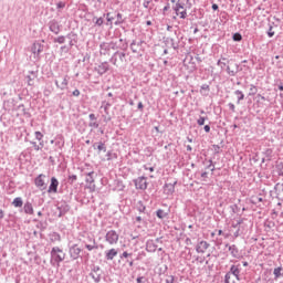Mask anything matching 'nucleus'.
Instances as JSON below:
<instances>
[{"label": "nucleus", "instance_id": "nucleus-1", "mask_svg": "<svg viewBox=\"0 0 283 283\" xmlns=\"http://www.w3.org/2000/svg\"><path fill=\"white\" fill-rule=\"evenodd\" d=\"M50 264L54 269H59L61 266V262L65 261L66 253L60 247H53L50 251Z\"/></svg>", "mask_w": 283, "mask_h": 283}, {"label": "nucleus", "instance_id": "nucleus-2", "mask_svg": "<svg viewBox=\"0 0 283 283\" xmlns=\"http://www.w3.org/2000/svg\"><path fill=\"white\" fill-rule=\"evenodd\" d=\"M127 54L125 52L116 51L109 59V63L115 65V67H118L119 65H123V63H127L126 59Z\"/></svg>", "mask_w": 283, "mask_h": 283}, {"label": "nucleus", "instance_id": "nucleus-3", "mask_svg": "<svg viewBox=\"0 0 283 283\" xmlns=\"http://www.w3.org/2000/svg\"><path fill=\"white\" fill-rule=\"evenodd\" d=\"M88 275L92 277L93 282L101 283L103 270H101V266L98 265H93Z\"/></svg>", "mask_w": 283, "mask_h": 283}, {"label": "nucleus", "instance_id": "nucleus-4", "mask_svg": "<svg viewBox=\"0 0 283 283\" xmlns=\"http://www.w3.org/2000/svg\"><path fill=\"white\" fill-rule=\"evenodd\" d=\"M81 253H83V249L78 248V244L74 243L69 245V255L71 260H78V258H81Z\"/></svg>", "mask_w": 283, "mask_h": 283}, {"label": "nucleus", "instance_id": "nucleus-5", "mask_svg": "<svg viewBox=\"0 0 283 283\" xmlns=\"http://www.w3.org/2000/svg\"><path fill=\"white\" fill-rule=\"evenodd\" d=\"M119 238L120 235L118 232H116V230H109L105 235V240L108 244H118Z\"/></svg>", "mask_w": 283, "mask_h": 283}, {"label": "nucleus", "instance_id": "nucleus-6", "mask_svg": "<svg viewBox=\"0 0 283 283\" xmlns=\"http://www.w3.org/2000/svg\"><path fill=\"white\" fill-rule=\"evenodd\" d=\"M46 176L43 174H40L38 177L34 179V185L40 191H45L48 189V184L45 182Z\"/></svg>", "mask_w": 283, "mask_h": 283}, {"label": "nucleus", "instance_id": "nucleus-7", "mask_svg": "<svg viewBox=\"0 0 283 283\" xmlns=\"http://www.w3.org/2000/svg\"><path fill=\"white\" fill-rule=\"evenodd\" d=\"M135 188L140 190V191H145L148 187L147 184V177H138L136 179L133 180Z\"/></svg>", "mask_w": 283, "mask_h": 283}, {"label": "nucleus", "instance_id": "nucleus-8", "mask_svg": "<svg viewBox=\"0 0 283 283\" xmlns=\"http://www.w3.org/2000/svg\"><path fill=\"white\" fill-rule=\"evenodd\" d=\"M93 72H96V74H98V76H103L104 74H107V72H109V63L102 62L101 64L96 65L93 69Z\"/></svg>", "mask_w": 283, "mask_h": 283}, {"label": "nucleus", "instance_id": "nucleus-9", "mask_svg": "<svg viewBox=\"0 0 283 283\" xmlns=\"http://www.w3.org/2000/svg\"><path fill=\"white\" fill-rule=\"evenodd\" d=\"M133 255H134L133 252L124 251L119 255V259L123 260L125 262V264H128L132 268V266H134V261H135Z\"/></svg>", "mask_w": 283, "mask_h": 283}, {"label": "nucleus", "instance_id": "nucleus-10", "mask_svg": "<svg viewBox=\"0 0 283 283\" xmlns=\"http://www.w3.org/2000/svg\"><path fill=\"white\" fill-rule=\"evenodd\" d=\"M56 209L59 211L57 218H63V216H65V213H67L71 208L70 205H67V202L61 201L60 203H57Z\"/></svg>", "mask_w": 283, "mask_h": 283}, {"label": "nucleus", "instance_id": "nucleus-11", "mask_svg": "<svg viewBox=\"0 0 283 283\" xmlns=\"http://www.w3.org/2000/svg\"><path fill=\"white\" fill-rule=\"evenodd\" d=\"M83 244L85 249H87V251H94V249H98V243H96V239L91 235L87 237V241H83Z\"/></svg>", "mask_w": 283, "mask_h": 283}, {"label": "nucleus", "instance_id": "nucleus-12", "mask_svg": "<svg viewBox=\"0 0 283 283\" xmlns=\"http://www.w3.org/2000/svg\"><path fill=\"white\" fill-rule=\"evenodd\" d=\"M50 32L53 34H61V23L56 21L55 19L49 21L48 23Z\"/></svg>", "mask_w": 283, "mask_h": 283}, {"label": "nucleus", "instance_id": "nucleus-13", "mask_svg": "<svg viewBox=\"0 0 283 283\" xmlns=\"http://www.w3.org/2000/svg\"><path fill=\"white\" fill-rule=\"evenodd\" d=\"M44 45L41 44V42H34L32 48H31V52L32 54H34L35 59H39V56L41 55V53L44 50Z\"/></svg>", "mask_w": 283, "mask_h": 283}, {"label": "nucleus", "instance_id": "nucleus-14", "mask_svg": "<svg viewBox=\"0 0 283 283\" xmlns=\"http://www.w3.org/2000/svg\"><path fill=\"white\" fill-rule=\"evenodd\" d=\"M48 193H59V179H56V177L51 178Z\"/></svg>", "mask_w": 283, "mask_h": 283}, {"label": "nucleus", "instance_id": "nucleus-15", "mask_svg": "<svg viewBox=\"0 0 283 283\" xmlns=\"http://www.w3.org/2000/svg\"><path fill=\"white\" fill-rule=\"evenodd\" d=\"M157 250H158V244H156V241H154V239L146 241L147 253H156Z\"/></svg>", "mask_w": 283, "mask_h": 283}, {"label": "nucleus", "instance_id": "nucleus-16", "mask_svg": "<svg viewBox=\"0 0 283 283\" xmlns=\"http://www.w3.org/2000/svg\"><path fill=\"white\" fill-rule=\"evenodd\" d=\"M176 185H178V181H175L174 184H165L164 185V192L167 196H172L176 191Z\"/></svg>", "mask_w": 283, "mask_h": 283}, {"label": "nucleus", "instance_id": "nucleus-17", "mask_svg": "<svg viewBox=\"0 0 283 283\" xmlns=\"http://www.w3.org/2000/svg\"><path fill=\"white\" fill-rule=\"evenodd\" d=\"M66 39H69V45L70 48H74L75 43H78V34H76L75 32H70L66 34Z\"/></svg>", "mask_w": 283, "mask_h": 283}, {"label": "nucleus", "instance_id": "nucleus-18", "mask_svg": "<svg viewBox=\"0 0 283 283\" xmlns=\"http://www.w3.org/2000/svg\"><path fill=\"white\" fill-rule=\"evenodd\" d=\"M226 248L230 251L232 258H240V250L235 244L230 245L229 243H227Z\"/></svg>", "mask_w": 283, "mask_h": 283}, {"label": "nucleus", "instance_id": "nucleus-19", "mask_svg": "<svg viewBox=\"0 0 283 283\" xmlns=\"http://www.w3.org/2000/svg\"><path fill=\"white\" fill-rule=\"evenodd\" d=\"M210 244L207 241H200L197 247H196V251L197 253H205V251H207V249H209Z\"/></svg>", "mask_w": 283, "mask_h": 283}, {"label": "nucleus", "instance_id": "nucleus-20", "mask_svg": "<svg viewBox=\"0 0 283 283\" xmlns=\"http://www.w3.org/2000/svg\"><path fill=\"white\" fill-rule=\"evenodd\" d=\"M111 50L112 49L109 48V43L108 42H102L99 44V54L105 56V55L109 54Z\"/></svg>", "mask_w": 283, "mask_h": 283}, {"label": "nucleus", "instance_id": "nucleus-21", "mask_svg": "<svg viewBox=\"0 0 283 283\" xmlns=\"http://www.w3.org/2000/svg\"><path fill=\"white\" fill-rule=\"evenodd\" d=\"M67 85H70V75H64L62 77L61 84L57 85V90H61L63 92L64 90H67Z\"/></svg>", "mask_w": 283, "mask_h": 283}, {"label": "nucleus", "instance_id": "nucleus-22", "mask_svg": "<svg viewBox=\"0 0 283 283\" xmlns=\"http://www.w3.org/2000/svg\"><path fill=\"white\" fill-rule=\"evenodd\" d=\"M23 211L28 216H34V207H32V203L30 201H27L23 206Z\"/></svg>", "mask_w": 283, "mask_h": 283}, {"label": "nucleus", "instance_id": "nucleus-23", "mask_svg": "<svg viewBox=\"0 0 283 283\" xmlns=\"http://www.w3.org/2000/svg\"><path fill=\"white\" fill-rule=\"evenodd\" d=\"M116 255H118V250L113 248L105 252V260H114Z\"/></svg>", "mask_w": 283, "mask_h": 283}, {"label": "nucleus", "instance_id": "nucleus-24", "mask_svg": "<svg viewBox=\"0 0 283 283\" xmlns=\"http://www.w3.org/2000/svg\"><path fill=\"white\" fill-rule=\"evenodd\" d=\"M165 45L172 48L174 50H178V45H176V40L174 38H164Z\"/></svg>", "mask_w": 283, "mask_h": 283}, {"label": "nucleus", "instance_id": "nucleus-25", "mask_svg": "<svg viewBox=\"0 0 283 283\" xmlns=\"http://www.w3.org/2000/svg\"><path fill=\"white\" fill-rule=\"evenodd\" d=\"M199 92L201 96H209V92H211V87L209 86V84H202Z\"/></svg>", "mask_w": 283, "mask_h": 283}, {"label": "nucleus", "instance_id": "nucleus-26", "mask_svg": "<svg viewBox=\"0 0 283 283\" xmlns=\"http://www.w3.org/2000/svg\"><path fill=\"white\" fill-rule=\"evenodd\" d=\"M30 74L31 75H27V83L28 85L32 86L34 85V78H36V72L31 71Z\"/></svg>", "mask_w": 283, "mask_h": 283}, {"label": "nucleus", "instance_id": "nucleus-27", "mask_svg": "<svg viewBox=\"0 0 283 283\" xmlns=\"http://www.w3.org/2000/svg\"><path fill=\"white\" fill-rule=\"evenodd\" d=\"M85 176H86L85 182H87V185H94V170L85 172Z\"/></svg>", "mask_w": 283, "mask_h": 283}, {"label": "nucleus", "instance_id": "nucleus-28", "mask_svg": "<svg viewBox=\"0 0 283 283\" xmlns=\"http://www.w3.org/2000/svg\"><path fill=\"white\" fill-rule=\"evenodd\" d=\"M229 272H230V275H233V276L240 275L241 273L240 265H231Z\"/></svg>", "mask_w": 283, "mask_h": 283}, {"label": "nucleus", "instance_id": "nucleus-29", "mask_svg": "<svg viewBox=\"0 0 283 283\" xmlns=\"http://www.w3.org/2000/svg\"><path fill=\"white\" fill-rule=\"evenodd\" d=\"M263 156H264V158H266L268 163H271V158H273V149L266 148L263 151Z\"/></svg>", "mask_w": 283, "mask_h": 283}, {"label": "nucleus", "instance_id": "nucleus-30", "mask_svg": "<svg viewBox=\"0 0 283 283\" xmlns=\"http://www.w3.org/2000/svg\"><path fill=\"white\" fill-rule=\"evenodd\" d=\"M12 205L17 209H19V208L23 207V199L21 197H17L13 199Z\"/></svg>", "mask_w": 283, "mask_h": 283}, {"label": "nucleus", "instance_id": "nucleus-31", "mask_svg": "<svg viewBox=\"0 0 283 283\" xmlns=\"http://www.w3.org/2000/svg\"><path fill=\"white\" fill-rule=\"evenodd\" d=\"M156 216H157V218H159V220H165V218H167V216H169V212H165V210L158 209L156 211Z\"/></svg>", "mask_w": 283, "mask_h": 283}, {"label": "nucleus", "instance_id": "nucleus-32", "mask_svg": "<svg viewBox=\"0 0 283 283\" xmlns=\"http://www.w3.org/2000/svg\"><path fill=\"white\" fill-rule=\"evenodd\" d=\"M136 209L140 213H145L147 211V207L145 206V203L143 201L137 202Z\"/></svg>", "mask_w": 283, "mask_h": 283}, {"label": "nucleus", "instance_id": "nucleus-33", "mask_svg": "<svg viewBox=\"0 0 283 283\" xmlns=\"http://www.w3.org/2000/svg\"><path fill=\"white\" fill-rule=\"evenodd\" d=\"M282 271H283L282 266L274 269L273 271L274 280H280V277H282Z\"/></svg>", "mask_w": 283, "mask_h": 283}, {"label": "nucleus", "instance_id": "nucleus-34", "mask_svg": "<svg viewBox=\"0 0 283 283\" xmlns=\"http://www.w3.org/2000/svg\"><path fill=\"white\" fill-rule=\"evenodd\" d=\"M118 159V154L112 151V150H108L106 153V160H116Z\"/></svg>", "mask_w": 283, "mask_h": 283}, {"label": "nucleus", "instance_id": "nucleus-35", "mask_svg": "<svg viewBox=\"0 0 283 283\" xmlns=\"http://www.w3.org/2000/svg\"><path fill=\"white\" fill-rule=\"evenodd\" d=\"M103 17L106 18L107 25H113L114 19H116L111 12L104 13Z\"/></svg>", "mask_w": 283, "mask_h": 283}, {"label": "nucleus", "instance_id": "nucleus-36", "mask_svg": "<svg viewBox=\"0 0 283 283\" xmlns=\"http://www.w3.org/2000/svg\"><path fill=\"white\" fill-rule=\"evenodd\" d=\"M237 71H232L231 66H227V73L229 76H235L240 72V64H235Z\"/></svg>", "mask_w": 283, "mask_h": 283}, {"label": "nucleus", "instance_id": "nucleus-37", "mask_svg": "<svg viewBox=\"0 0 283 283\" xmlns=\"http://www.w3.org/2000/svg\"><path fill=\"white\" fill-rule=\"evenodd\" d=\"M101 151H107V146L105 145V142H97V154H101Z\"/></svg>", "mask_w": 283, "mask_h": 283}, {"label": "nucleus", "instance_id": "nucleus-38", "mask_svg": "<svg viewBox=\"0 0 283 283\" xmlns=\"http://www.w3.org/2000/svg\"><path fill=\"white\" fill-rule=\"evenodd\" d=\"M116 21L114 22V25H122V23H125V19H123V13L118 12L116 14Z\"/></svg>", "mask_w": 283, "mask_h": 283}, {"label": "nucleus", "instance_id": "nucleus-39", "mask_svg": "<svg viewBox=\"0 0 283 283\" xmlns=\"http://www.w3.org/2000/svg\"><path fill=\"white\" fill-rule=\"evenodd\" d=\"M35 227L40 231H45L48 229V222H45V221H38Z\"/></svg>", "mask_w": 283, "mask_h": 283}, {"label": "nucleus", "instance_id": "nucleus-40", "mask_svg": "<svg viewBox=\"0 0 283 283\" xmlns=\"http://www.w3.org/2000/svg\"><path fill=\"white\" fill-rule=\"evenodd\" d=\"M119 43H122V45H119V50H122L123 52H127V49L129 48L127 41L124 39H119Z\"/></svg>", "mask_w": 283, "mask_h": 283}, {"label": "nucleus", "instance_id": "nucleus-41", "mask_svg": "<svg viewBox=\"0 0 283 283\" xmlns=\"http://www.w3.org/2000/svg\"><path fill=\"white\" fill-rule=\"evenodd\" d=\"M30 144L33 146L35 151H41V149L45 146L43 142H40L38 145L36 142H30Z\"/></svg>", "mask_w": 283, "mask_h": 283}, {"label": "nucleus", "instance_id": "nucleus-42", "mask_svg": "<svg viewBox=\"0 0 283 283\" xmlns=\"http://www.w3.org/2000/svg\"><path fill=\"white\" fill-rule=\"evenodd\" d=\"M273 25H275L274 22H272V24H269V30L266 32L269 39H273V36H275V31H273Z\"/></svg>", "mask_w": 283, "mask_h": 283}, {"label": "nucleus", "instance_id": "nucleus-43", "mask_svg": "<svg viewBox=\"0 0 283 283\" xmlns=\"http://www.w3.org/2000/svg\"><path fill=\"white\" fill-rule=\"evenodd\" d=\"M65 35H59L57 38H53V43H59L60 45H63L65 43Z\"/></svg>", "mask_w": 283, "mask_h": 283}, {"label": "nucleus", "instance_id": "nucleus-44", "mask_svg": "<svg viewBox=\"0 0 283 283\" xmlns=\"http://www.w3.org/2000/svg\"><path fill=\"white\" fill-rule=\"evenodd\" d=\"M250 202L251 205H260V202H264V199L262 197H251Z\"/></svg>", "mask_w": 283, "mask_h": 283}, {"label": "nucleus", "instance_id": "nucleus-45", "mask_svg": "<svg viewBox=\"0 0 283 283\" xmlns=\"http://www.w3.org/2000/svg\"><path fill=\"white\" fill-rule=\"evenodd\" d=\"M235 96H238V105H240V101H244V93L240 90L234 91Z\"/></svg>", "mask_w": 283, "mask_h": 283}, {"label": "nucleus", "instance_id": "nucleus-46", "mask_svg": "<svg viewBox=\"0 0 283 283\" xmlns=\"http://www.w3.org/2000/svg\"><path fill=\"white\" fill-rule=\"evenodd\" d=\"M102 107L106 115H109V107H112V103L109 102H102Z\"/></svg>", "mask_w": 283, "mask_h": 283}, {"label": "nucleus", "instance_id": "nucleus-47", "mask_svg": "<svg viewBox=\"0 0 283 283\" xmlns=\"http://www.w3.org/2000/svg\"><path fill=\"white\" fill-rule=\"evenodd\" d=\"M93 23H95V25H97V28H101V25H103V23H105V20L102 18H93Z\"/></svg>", "mask_w": 283, "mask_h": 283}, {"label": "nucleus", "instance_id": "nucleus-48", "mask_svg": "<svg viewBox=\"0 0 283 283\" xmlns=\"http://www.w3.org/2000/svg\"><path fill=\"white\" fill-rule=\"evenodd\" d=\"M76 180H78V176H76V175H69V177H67V184L69 185H74V182H76Z\"/></svg>", "mask_w": 283, "mask_h": 283}, {"label": "nucleus", "instance_id": "nucleus-49", "mask_svg": "<svg viewBox=\"0 0 283 283\" xmlns=\"http://www.w3.org/2000/svg\"><path fill=\"white\" fill-rule=\"evenodd\" d=\"M172 10H185V3L180 2V0H178L176 2V4L172 7Z\"/></svg>", "mask_w": 283, "mask_h": 283}, {"label": "nucleus", "instance_id": "nucleus-50", "mask_svg": "<svg viewBox=\"0 0 283 283\" xmlns=\"http://www.w3.org/2000/svg\"><path fill=\"white\" fill-rule=\"evenodd\" d=\"M88 127H92V129H98V127H101V124L98 123V119H95L88 123Z\"/></svg>", "mask_w": 283, "mask_h": 283}, {"label": "nucleus", "instance_id": "nucleus-51", "mask_svg": "<svg viewBox=\"0 0 283 283\" xmlns=\"http://www.w3.org/2000/svg\"><path fill=\"white\" fill-rule=\"evenodd\" d=\"M232 41H235L237 43H240L242 41V34L240 32H237L232 35Z\"/></svg>", "mask_w": 283, "mask_h": 283}, {"label": "nucleus", "instance_id": "nucleus-52", "mask_svg": "<svg viewBox=\"0 0 283 283\" xmlns=\"http://www.w3.org/2000/svg\"><path fill=\"white\" fill-rule=\"evenodd\" d=\"M51 240H53L54 242H61V234H59L57 232H53L51 234Z\"/></svg>", "mask_w": 283, "mask_h": 283}, {"label": "nucleus", "instance_id": "nucleus-53", "mask_svg": "<svg viewBox=\"0 0 283 283\" xmlns=\"http://www.w3.org/2000/svg\"><path fill=\"white\" fill-rule=\"evenodd\" d=\"M108 46L111 48V50H120V46H118V43L114 41L108 42Z\"/></svg>", "mask_w": 283, "mask_h": 283}, {"label": "nucleus", "instance_id": "nucleus-54", "mask_svg": "<svg viewBox=\"0 0 283 283\" xmlns=\"http://www.w3.org/2000/svg\"><path fill=\"white\" fill-rule=\"evenodd\" d=\"M258 94V86L251 84L250 85V96H255Z\"/></svg>", "mask_w": 283, "mask_h": 283}, {"label": "nucleus", "instance_id": "nucleus-55", "mask_svg": "<svg viewBox=\"0 0 283 283\" xmlns=\"http://www.w3.org/2000/svg\"><path fill=\"white\" fill-rule=\"evenodd\" d=\"M143 258H147V253H145V251H142L137 254V256L135 258V260L137 262H140V260H143Z\"/></svg>", "mask_w": 283, "mask_h": 283}, {"label": "nucleus", "instance_id": "nucleus-56", "mask_svg": "<svg viewBox=\"0 0 283 283\" xmlns=\"http://www.w3.org/2000/svg\"><path fill=\"white\" fill-rule=\"evenodd\" d=\"M231 273L227 272L224 275V283H235V281H231Z\"/></svg>", "mask_w": 283, "mask_h": 283}, {"label": "nucleus", "instance_id": "nucleus-57", "mask_svg": "<svg viewBox=\"0 0 283 283\" xmlns=\"http://www.w3.org/2000/svg\"><path fill=\"white\" fill-rule=\"evenodd\" d=\"M209 117H202L200 116L198 119H197V125H199L200 127H202V125H205V122L208 120Z\"/></svg>", "mask_w": 283, "mask_h": 283}, {"label": "nucleus", "instance_id": "nucleus-58", "mask_svg": "<svg viewBox=\"0 0 283 283\" xmlns=\"http://www.w3.org/2000/svg\"><path fill=\"white\" fill-rule=\"evenodd\" d=\"M230 209L232 211V213H240V207H238V205H232L230 206Z\"/></svg>", "mask_w": 283, "mask_h": 283}, {"label": "nucleus", "instance_id": "nucleus-59", "mask_svg": "<svg viewBox=\"0 0 283 283\" xmlns=\"http://www.w3.org/2000/svg\"><path fill=\"white\" fill-rule=\"evenodd\" d=\"M34 136H35V140H40V142L43 140V133L36 130L34 133Z\"/></svg>", "mask_w": 283, "mask_h": 283}, {"label": "nucleus", "instance_id": "nucleus-60", "mask_svg": "<svg viewBox=\"0 0 283 283\" xmlns=\"http://www.w3.org/2000/svg\"><path fill=\"white\" fill-rule=\"evenodd\" d=\"M212 149H214V156H218V154H220V149H221V147H220V145H212Z\"/></svg>", "mask_w": 283, "mask_h": 283}, {"label": "nucleus", "instance_id": "nucleus-61", "mask_svg": "<svg viewBox=\"0 0 283 283\" xmlns=\"http://www.w3.org/2000/svg\"><path fill=\"white\" fill-rule=\"evenodd\" d=\"M149 3H151V0H144L143 7L146 8V10H151V7H149Z\"/></svg>", "mask_w": 283, "mask_h": 283}, {"label": "nucleus", "instance_id": "nucleus-62", "mask_svg": "<svg viewBox=\"0 0 283 283\" xmlns=\"http://www.w3.org/2000/svg\"><path fill=\"white\" fill-rule=\"evenodd\" d=\"M63 8H65V2L60 1V2L56 3V9L57 10H63Z\"/></svg>", "mask_w": 283, "mask_h": 283}, {"label": "nucleus", "instance_id": "nucleus-63", "mask_svg": "<svg viewBox=\"0 0 283 283\" xmlns=\"http://www.w3.org/2000/svg\"><path fill=\"white\" fill-rule=\"evenodd\" d=\"M175 277H174V275H169V276H167V279H166V283H174L175 282Z\"/></svg>", "mask_w": 283, "mask_h": 283}, {"label": "nucleus", "instance_id": "nucleus-64", "mask_svg": "<svg viewBox=\"0 0 283 283\" xmlns=\"http://www.w3.org/2000/svg\"><path fill=\"white\" fill-rule=\"evenodd\" d=\"M274 189H279V191H283V184H276Z\"/></svg>", "mask_w": 283, "mask_h": 283}]
</instances>
